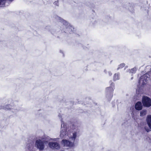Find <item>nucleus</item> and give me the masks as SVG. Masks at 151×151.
I'll use <instances>...</instances> for the list:
<instances>
[{
  "mask_svg": "<svg viewBox=\"0 0 151 151\" xmlns=\"http://www.w3.org/2000/svg\"><path fill=\"white\" fill-rule=\"evenodd\" d=\"M61 131L60 132V137H65L68 138L67 137H68L70 139V140L74 141L75 140L76 137V133L75 132L72 133L73 136H71L70 134H67L66 131V127L65 124L61 121Z\"/></svg>",
  "mask_w": 151,
  "mask_h": 151,
  "instance_id": "1",
  "label": "nucleus"
},
{
  "mask_svg": "<svg viewBox=\"0 0 151 151\" xmlns=\"http://www.w3.org/2000/svg\"><path fill=\"white\" fill-rule=\"evenodd\" d=\"M142 102L144 106L149 107L151 106V99L147 96H144L142 98Z\"/></svg>",
  "mask_w": 151,
  "mask_h": 151,
  "instance_id": "2",
  "label": "nucleus"
},
{
  "mask_svg": "<svg viewBox=\"0 0 151 151\" xmlns=\"http://www.w3.org/2000/svg\"><path fill=\"white\" fill-rule=\"evenodd\" d=\"M149 79L147 75L145 74L142 76L139 80V82L140 83H142L144 85L147 83V81Z\"/></svg>",
  "mask_w": 151,
  "mask_h": 151,
  "instance_id": "3",
  "label": "nucleus"
},
{
  "mask_svg": "<svg viewBox=\"0 0 151 151\" xmlns=\"http://www.w3.org/2000/svg\"><path fill=\"white\" fill-rule=\"evenodd\" d=\"M49 145L51 148L58 149L60 148V146L57 142H49Z\"/></svg>",
  "mask_w": 151,
  "mask_h": 151,
  "instance_id": "4",
  "label": "nucleus"
},
{
  "mask_svg": "<svg viewBox=\"0 0 151 151\" xmlns=\"http://www.w3.org/2000/svg\"><path fill=\"white\" fill-rule=\"evenodd\" d=\"M63 145L67 149L72 147L74 146L73 142H63Z\"/></svg>",
  "mask_w": 151,
  "mask_h": 151,
  "instance_id": "5",
  "label": "nucleus"
},
{
  "mask_svg": "<svg viewBox=\"0 0 151 151\" xmlns=\"http://www.w3.org/2000/svg\"><path fill=\"white\" fill-rule=\"evenodd\" d=\"M142 103L140 102H137L136 104L135 105V109L138 110L142 109Z\"/></svg>",
  "mask_w": 151,
  "mask_h": 151,
  "instance_id": "6",
  "label": "nucleus"
},
{
  "mask_svg": "<svg viewBox=\"0 0 151 151\" xmlns=\"http://www.w3.org/2000/svg\"><path fill=\"white\" fill-rule=\"evenodd\" d=\"M36 145L37 148L40 150H42L44 148V145L43 142H36Z\"/></svg>",
  "mask_w": 151,
  "mask_h": 151,
  "instance_id": "7",
  "label": "nucleus"
},
{
  "mask_svg": "<svg viewBox=\"0 0 151 151\" xmlns=\"http://www.w3.org/2000/svg\"><path fill=\"white\" fill-rule=\"evenodd\" d=\"M59 139L58 138H50L49 137H45V140H44V142H48L49 141H51V142H55V141H58L59 140H58Z\"/></svg>",
  "mask_w": 151,
  "mask_h": 151,
  "instance_id": "8",
  "label": "nucleus"
},
{
  "mask_svg": "<svg viewBox=\"0 0 151 151\" xmlns=\"http://www.w3.org/2000/svg\"><path fill=\"white\" fill-rule=\"evenodd\" d=\"M56 19L59 21L62 22L64 25H66V26L67 25H68V23L65 21L64 20L62 19H61L60 17L57 16L56 17Z\"/></svg>",
  "mask_w": 151,
  "mask_h": 151,
  "instance_id": "9",
  "label": "nucleus"
},
{
  "mask_svg": "<svg viewBox=\"0 0 151 151\" xmlns=\"http://www.w3.org/2000/svg\"><path fill=\"white\" fill-rule=\"evenodd\" d=\"M147 124L149 127L151 128V115H150L148 116L147 119Z\"/></svg>",
  "mask_w": 151,
  "mask_h": 151,
  "instance_id": "10",
  "label": "nucleus"
},
{
  "mask_svg": "<svg viewBox=\"0 0 151 151\" xmlns=\"http://www.w3.org/2000/svg\"><path fill=\"white\" fill-rule=\"evenodd\" d=\"M67 29L70 33L74 31L75 29L72 26H70V25H68V26L67 27Z\"/></svg>",
  "mask_w": 151,
  "mask_h": 151,
  "instance_id": "11",
  "label": "nucleus"
},
{
  "mask_svg": "<svg viewBox=\"0 0 151 151\" xmlns=\"http://www.w3.org/2000/svg\"><path fill=\"white\" fill-rule=\"evenodd\" d=\"M114 88L113 87H107L106 90L107 92H112L114 91Z\"/></svg>",
  "mask_w": 151,
  "mask_h": 151,
  "instance_id": "12",
  "label": "nucleus"
},
{
  "mask_svg": "<svg viewBox=\"0 0 151 151\" xmlns=\"http://www.w3.org/2000/svg\"><path fill=\"white\" fill-rule=\"evenodd\" d=\"M147 111L146 110H143L140 112V116H144L146 114Z\"/></svg>",
  "mask_w": 151,
  "mask_h": 151,
  "instance_id": "13",
  "label": "nucleus"
},
{
  "mask_svg": "<svg viewBox=\"0 0 151 151\" xmlns=\"http://www.w3.org/2000/svg\"><path fill=\"white\" fill-rule=\"evenodd\" d=\"M6 1V0H0V6H4Z\"/></svg>",
  "mask_w": 151,
  "mask_h": 151,
  "instance_id": "14",
  "label": "nucleus"
},
{
  "mask_svg": "<svg viewBox=\"0 0 151 151\" xmlns=\"http://www.w3.org/2000/svg\"><path fill=\"white\" fill-rule=\"evenodd\" d=\"M137 69V68H134L130 70L129 73H135L136 72Z\"/></svg>",
  "mask_w": 151,
  "mask_h": 151,
  "instance_id": "15",
  "label": "nucleus"
},
{
  "mask_svg": "<svg viewBox=\"0 0 151 151\" xmlns=\"http://www.w3.org/2000/svg\"><path fill=\"white\" fill-rule=\"evenodd\" d=\"M119 76L118 74H115L114 76V80L115 81L119 79Z\"/></svg>",
  "mask_w": 151,
  "mask_h": 151,
  "instance_id": "16",
  "label": "nucleus"
},
{
  "mask_svg": "<svg viewBox=\"0 0 151 151\" xmlns=\"http://www.w3.org/2000/svg\"><path fill=\"white\" fill-rule=\"evenodd\" d=\"M125 65V64L124 63H122L119 65L118 67L117 68V70H118L119 69L123 67Z\"/></svg>",
  "mask_w": 151,
  "mask_h": 151,
  "instance_id": "17",
  "label": "nucleus"
},
{
  "mask_svg": "<svg viewBox=\"0 0 151 151\" xmlns=\"http://www.w3.org/2000/svg\"><path fill=\"white\" fill-rule=\"evenodd\" d=\"M10 106L9 105L6 106L5 109H10V108H9Z\"/></svg>",
  "mask_w": 151,
  "mask_h": 151,
  "instance_id": "18",
  "label": "nucleus"
},
{
  "mask_svg": "<svg viewBox=\"0 0 151 151\" xmlns=\"http://www.w3.org/2000/svg\"><path fill=\"white\" fill-rule=\"evenodd\" d=\"M58 3V1H55L54 3V4L55 5H57V4Z\"/></svg>",
  "mask_w": 151,
  "mask_h": 151,
  "instance_id": "19",
  "label": "nucleus"
},
{
  "mask_svg": "<svg viewBox=\"0 0 151 151\" xmlns=\"http://www.w3.org/2000/svg\"><path fill=\"white\" fill-rule=\"evenodd\" d=\"M62 142H70L68 140H62Z\"/></svg>",
  "mask_w": 151,
  "mask_h": 151,
  "instance_id": "20",
  "label": "nucleus"
},
{
  "mask_svg": "<svg viewBox=\"0 0 151 151\" xmlns=\"http://www.w3.org/2000/svg\"><path fill=\"white\" fill-rule=\"evenodd\" d=\"M109 75L110 76L111 75L112 73L110 72H109Z\"/></svg>",
  "mask_w": 151,
  "mask_h": 151,
  "instance_id": "21",
  "label": "nucleus"
},
{
  "mask_svg": "<svg viewBox=\"0 0 151 151\" xmlns=\"http://www.w3.org/2000/svg\"><path fill=\"white\" fill-rule=\"evenodd\" d=\"M113 84H113V83H111V85H113Z\"/></svg>",
  "mask_w": 151,
  "mask_h": 151,
  "instance_id": "22",
  "label": "nucleus"
},
{
  "mask_svg": "<svg viewBox=\"0 0 151 151\" xmlns=\"http://www.w3.org/2000/svg\"><path fill=\"white\" fill-rule=\"evenodd\" d=\"M36 142H39V141H36Z\"/></svg>",
  "mask_w": 151,
  "mask_h": 151,
  "instance_id": "23",
  "label": "nucleus"
}]
</instances>
